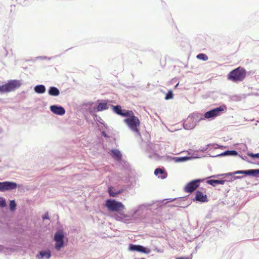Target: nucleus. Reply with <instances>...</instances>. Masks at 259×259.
I'll return each mask as SVG.
<instances>
[{
  "label": "nucleus",
  "instance_id": "nucleus-17",
  "mask_svg": "<svg viewBox=\"0 0 259 259\" xmlns=\"http://www.w3.org/2000/svg\"><path fill=\"white\" fill-rule=\"evenodd\" d=\"M225 180H210L207 181V183L213 186H215L217 184H224Z\"/></svg>",
  "mask_w": 259,
  "mask_h": 259
},
{
  "label": "nucleus",
  "instance_id": "nucleus-12",
  "mask_svg": "<svg viewBox=\"0 0 259 259\" xmlns=\"http://www.w3.org/2000/svg\"><path fill=\"white\" fill-rule=\"evenodd\" d=\"M51 256V253L50 250L46 251H40L38 254L36 255V257L39 259H41L44 257L50 258Z\"/></svg>",
  "mask_w": 259,
  "mask_h": 259
},
{
  "label": "nucleus",
  "instance_id": "nucleus-10",
  "mask_svg": "<svg viewBox=\"0 0 259 259\" xmlns=\"http://www.w3.org/2000/svg\"><path fill=\"white\" fill-rule=\"evenodd\" d=\"M50 109L52 112L57 115H62L65 113L64 108L61 106L52 105L50 107Z\"/></svg>",
  "mask_w": 259,
  "mask_h": 259
},
{
  "label": "nucleus",
  "instance_id": "nucleus-1",
  "mask_svg": "<svg viewBox=\"0 0 259 259\" xmlns=\"http://www.w3.org/2000/svg\"><path fill=\"white\" fill-rule=\"evenodd\" d=\"M246 70L244 68L239 66L232 70L228 74L227 78L233 82H241L246 77Z\"/></svg>",
  "mask_w": 259,
  "mask_h": 259
},
{
  "label": "nucleus",
  "instance_id": "nucleus-16",
  "mask_svg": "<svg viewBox=\"0 0 259 259\" xmlns=\"http://www.w3.org/2000/svg\"><path fill=\"white\" fill-rule=\"evenodd\" d=\"M64 237V235L62 231L59 230L55 234L54 236V240L56 241H61L63 240Z\"/></svg>",
  "mask_w": 259,
  "mask_h": 259
},
{
  "label": "nucleus",
  "instance_id": "nucleus-21",
  "mask_svg": "<svg viewBox=\"0 0 259 259\" xmlns=\"http://www.w3.org/2000/svg\"><path fill=\"white\" fill-rule=\"evenodd\" d=\"M56 244L55 248L57 251L61 250V248L63 247L64 244V240L61 241H56Z\"/></svg>",
  "mask_w": 259,
  "mask_h": 259
},
{
  "label": "nucleus",
  "instance_id": "nucleus-24",
  "mask_svg": "<svg viewBox=\"0 0 259 259\" xmlns=\"http://www.w3.org/2000/svg\"><path fill=\"white\" fill-rule=\"evenodd\" d=\"M237 152L235 150H232V151H226L224 152L223 153H222V155H237Z\"/></svg>",
  "mask_w": 259,
  "mask_h": 259
},
{
  "label": "nucleus",
  "instance_id": "nucleus-6",
  "mask_svg": "<svg viewBox=\"0 0 259 259\" xmlns=\"http://www.w3.org/2000/svg\"><path fill=\"white\" fill-rule=\"evenodd\" d=\"M226 109V107L224 105L221 106L219 107L212 109L209 111L206 112L204 114V117L206 118H209L219 116L221 113Z\"/></svg>",
  "mask_w": 259,
  "mask_h": 259
},
{
  "label": "nucleus",
  "instance_id": "nucleus-30",
  "mask_svg": "<svg viewBox=\"0 0 259 259\" xmlns=\"http://www.w3.org/2000/svg\"><path fill=\"white\" fill-rule=\"evenodd\" d=\"M49 218V215H48V213H46L43 217H42V219L43 220H45V219H48Z\"/></svg>",
  "mask_w": 259,
  "mask_h": 259
},
{
  "label": "nucleus",
  "instance_id": "nucleus-27",
  "mask_svg": "<svg viewBox=\"0 0 259 259\" xmlns=\"http://www.w3.org/2000/svg\"><path fill=\"white\" fill-rule=\"evenodd\" d=\"M173 98V93L171 91L168 92L165 97V100H169Z\"/></svg>",
  "mask_w": 259,
  "mask_h": 259
},
{
  "label": "nucleus",
  "instance_id": "nucleus-4",
  "mask_svg": "<svg viewBox=\"0 0 259 259\" xmlns=\"http://www.w3.org/2000/svg\"><path fill=\"white\" fill-rule=\"evenodd\" d=\"M21 83L19 80H11L7 83L0 86L1 93H8L15 90L20 87Z\"/></svg>",
  "mask_w": 259,
  "mask_h": 259
},
{
  "label": "nucleus",
  "instance_id": "nucleus-19",
  "mask_svg": "<svg viewBox=\"0 0 259 259\" xmlns=\"http://www.w3.org/2000/svg\"><path fill=\"white\" fill-rule=\"evenodd\" d=\"M112 107L113 109V111L116 113L117 114L119 115H124V114L122 113L121 111V107L119 105L113 106L112 105Z\"/></svg>",
  "mask_w": 259,
  "mask_h": 259
},
{
  "label": "nucleus",
  "instance_id": "nucleus-28",
  "mask_svg": "<svg viewBox=\"0 0 259 259\" xmlns=\"http://www.w3.org/2000/svg\"><path fill=\"white\" fill-rule=\"evenodd\" d=\"M247 155L252 158H259V153L253 154L252 153H248Z\"/></svg>",
  "mask_w": 259,
  "mask_h": 259
},
{
  "label": "nucleus",
  "instance_id": "nucleus-31",
  "mask_svg": "<svg viewBox=\"0 0 259 259\" xmlns=\"http://www.w3.org/2000/svg\"><path fill=\"white\" fill-rule=\"evenodd\" d=\"M176 259H191V258H189V257L182 256V257H177Z\"/></svg>",
  "mask_w": 259,
  "mask_h": 259
},
{
  "label": "nucleus",
  "instance_id": "nucleus-2",
  "mask_svg": "<svg viewBox=\"0 0 259 259\" xmlns=\"http://www.w3.org/2000/svg\"><path fill=\"white\" fill-rule=\"evenodd\" d=\"M123 121L132 131L136 133H140L139 127L140 124V121L134 113L129 117L124 119Z\"/></svg>",
  "mask_w": 259,
  "mask_h": 259
},
{
  "label": "nucleus",
  "instance_id": "nucleus-15",
  "mask_svg": "<svg viewBox=\"0 0 259 259\" xmlns=\"http://www.w3.org/2000/svg\"><path fill=\"white\" fill-rule=\"evenodd\" d=\"M48 93L51 96H57L59 95L60 91L56 87H51L48 91Z\"/></svg>",
  "mask_w": 259,
  "mask_h": 259
},
{
  "label": "nucleus",
  "instance_id": "nucleus-32",
  "mask_svg": "<svg viewBox=\"0 0 259 259\" xmlns=\"http://www.w3.org/2000/svg\"><path fill=\"white\" fill-rule=\"evenodd\" d=\"M167 173L163 170V179L167 177Z\"/></svg>",
  "mask_w": 259,
  "mask_h": 259
},
{
  "label": "nucleus",
  "instance_id": "nucleus-14",
  "mask_svg": "<svg viewBox=\"0 0 259 259\" xmlns=\"http://www.w3.org/2000/svg\"><path fill=\"white\" fill-rule=\"evenodd\" d=\"M130 249L132 251H137L141 252H145L146 249L143 246L139 245L131 244Z\"/></svg>",
  "mask_w": 259,
  "mask_h": 259
},
{
  "label": "nucleus",
  "instance_id": "nucleus-13",
  "mask_svg": "<svg viewBox=\"0 0 259 259\" xmlns=\"http://www.w3.org/2000/svg\"><path fill=\"white\" fill-rule=\"evenodd\" d=\"M122 192V189H121L118 191H116L113 187L110 186L108 188V192L109 193L110 196L111 197H116L118 194H120Z\"/></svg>",
  "mask_w": 259,
  "mask_h": 259
},
{
  "label": "nucleus",
  "instance_id": "nucleus-18",
  "mask_svg": "<svg viewBox=\"0 0 259 259\" xmlns=\"http://www.w3.org/2000/svg\"><path fill=\"white\" fill-rule=\"evenodd\" d=\"M34 91L38 94H42L45 92L46 88L44 85H38L34 87Z\"/></svg>",
  "mask_w": 259,
  "mask_h": 259
},
{
  "label": "nucleus",
  "instance_id": "nucleus-25",
  "mask_svg": "<svg viewBox=\"0 0 259 259\" xmlns=\"http://www.w3.org/2000/svg\"><path fill=\"white\" fill-rule=\"evenodd\" d=\"M6 206V201L5 198L0 197V207H3Z\"/></svg>",
  "mask_w": 259,
  "mask_h": 259
},
{
  "label": "nucleus",
  "instance_id": "nucleus-8",
  "mask_svg": "<svg viewBox=\"0 0 259 259\" xmlns=\"http://www.w3.org/2000/svg\"><path fill=\"white\" fill-rule=\"evenodd\" d=\"M236 174H245L247 175H252L253 176H256L259 175V169H249L246 170H238L235 171L232 174H230V175H236Z\"/></svg>",
  "mask_w": 259,
  "mask_h": 259
},
{
  "label": "nucleus",
  "instance_id": "nucleus-9",
  "mask_svg": "<svg viewBox=\"0 0 259 259\" xmlns=\"http://www.w3.org/2000/svg\"><path fill=\"white\" fill-rule=\"evenodd\" d=\"M205 193V191L202 192L200 191H197L196 192L195 200L201 202H207L208 199Z\"/></svg>",
  "mask_w": 259,
  "mask_h": 259
},
{
  "label": "nucleus",
  "instance_id": "nucleus-33",
  "mask_svg": "<svg viewBox=\"0 0 259 259\" xmlns=\"http://www.w3.org/2000/svg\"><path fill=\"white\" fill-rule=\"evenodd\" d=\"M191 120V119H187V120L186 121H185V123H184L185 124V126H187V123L188 122H189V120Z\"/></svg>",
  "mask_w": 259,
  "mask_h": 259
},
{
  "label": "nucleus",
  "instance_id": "nucleus-29",
  "mask_svg": "<svg viewBox=\"0 0 259 259\" xmlns=\"http://www.w3.org/2000/svg\"><path fill=\"white\" fill-rule=\"evenodd\" d=\"M154 174L155 176H157L158 174H162V168H156L154 171Z\"/></svg>",
  "mask_w": 259,
  "mask_h": 259
},
{
  "label": "nucleus",
  "instance_id": "nucleus-35",
  "mask_svg": "<svg viewBox=\"0 0 259 259\" xmlns=\"http://www.w3.org/2000/svg\"><path fill=\"white\" fill-rule=\"evenodd\" d=\"M236 178H240V177H237Z\"/></svg>",
  "mask_w": 259,
  "mask_h": 259
},
{
  "label": "nucleus",
  "instance_id": "nucleus-7",
  "mask_svg": "<svg viewBox=\"0 0 259 259\" xmlns=\"http://www.w3.org/2000/svg\"><path fill=\"white\" fill-rule=\"evenodd\" d=\"M17 187V185L15 182L8 181L0 182V191H5L16 189Z\"/></svg>",
  "mask_w": 259,
  "mask_h": 259
},
{
  "label": "nucleus",
  "instance_id": "nucleus-3",
  "mask_svg": "<svg viewBox=\"0 0 259 259\" xmlns=\"http://www.w3.org/2000/svg\"><path fill=\"white\" fill-rule=\"evenodd\" d=\"M105 206L109 211L112 212H120L125 208L124 205L121 202L114 199H107Z\"/></svg>",
  "mask_w": 259,
  "mask_h": 259
},
{
  "label": "nucleus",
  "instance_id": "nucleus-11",
  "mask_svg": "<svg viewBox=\"0 0 259 259\" xmlns=\"http://www.w3.org/2000/svg\"><path fill=\"white\" fill-rule=\"evenodd\" d=\"M110 155L111 156L117 161H120L122 158V155L117 149H112L110 151Z\"/></svg>",
  "mask_w": 259,
  "mask_h": 259
},
{
  "label": "nucleus",
  "instance_id": "nucleus-5",
  "mask_svg": "<svg viewBox=\"0 0 259 259\" xmlns=\"http://www.w3.org/2000/svg\"><path fill=\"white\" fill-rule=\"evenodd\" d=\"M202 181L200 179H196L188 183L184 187V190L185 192L191 193L194 192L200 185V182Z\"/></svg>",
  "mask_w": 259,
  "mask_h": 259
},
{
  "label": "nucleus",
  "instance_id": "nucleus-26",
  "mask_svg": "<svg viewBox=\"0 0 259 259\" xmlns=\"http://www.w3.org/2000/svg\"><path fill=\"white\" fill-rule=\"evenodd\" d=\"M16 206V203L14 200H11L10 202V207L11 210H14Z\"/></svg>",
  "mask_w": 259,
  "mask_h": 259
},
{
  "label": "nucleus",
  "instance_id": "nucleus-20",
  "mask_svg": "<svg viewBox=\"0 0 259 259\" xmlns=\"http://www.w3.org/2000/svg\"><path fill=\"white\" fill-rule=\"evenodd\" d=\"M108 109V105L107 103H100L97 107V111H101Z\"/></svg>",
  "mask_w": 259,
  "mask_h": 259
},
{
  "label": "nucleus",
  "instance_id": "nucleus-23",
  "mask_svg": "<svg viewBox=\"0 0 259 259\" xmlns=\"http://www.w3.org/2000/svg\"><path fill=\"white\" fill-rule=\"evenodd\" d=\"M196 58L198 59L202 60L203 61H207L208 59L207 56L203 53L197 55Z\"/></svg>",
  "mask_w": 259,
  "mask_h": 259
},
{
  "label": "nucleus",
  "instance_id": "nucleus-34",
  "mask_svg": "<svg viewBox=\"0 0 259 259\" xmlns=\"http://www.w3.org/2000/svg\"><path fill=\"white\" fill-rule=\"evenodd\" d=\"M3 249V246L0 245V250H2Z\"/></svg>",
  "mask_w": 259,
  "mask_h": 259
},
{
  "label": "nucleus",
  "instance_id": "nucleus-22",
  "mask_svg": "<svg viewBox=\"0 0 259 259\" xmlns=\"http://www.w3.org/2000/svg\"><path fill=\"white\" fill-rule=\"evenodd\" d=\"M122 113L125 114L124 115H121L123 117H129L131 115L133 114V111L132 110L123 109L121 111Z\"/></svg>",
  "mask_w": 259,
  "mask_h": 259
}]
</instances>
